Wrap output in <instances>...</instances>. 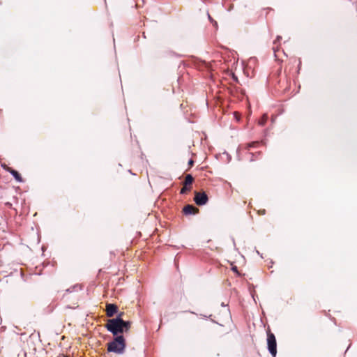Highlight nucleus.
<instances>
[{
	"label": "nucleus",
	"mask_w": 357,
	"mask_h": 357,
	"mask_svg": "<svg viewBox=\"0 0 357 357\" xmlns=\"http://www.w3.org/2000/svg\"><path fill=\"white\" fill-rule=\"evenodd\" d=\"M130 323L129 321H125L121 318L112 319L108 320L106 328L108 331L112 332L114 335L118 333L128 331L130 328Z\"/></svg>",
	"instance_id": "nucleus-1"
},
{
	"label": "nucleus",
	"mask_w": 357,
	"mask_h": 357,
	"mask_svg": "<svg viewBox=\"0 0 357 357\" xmlns=\"http://www.w3.org/2000/svg\"><path fill=\"white\" fill-rule=\"evenodd\" d=\"M126 347L125 339L122 335L117 336L112 342L108 344V351L122 354Z\"/></svg>",
	"instance_id": "nucleus-2"
},
{
	"label": "nucleus",
	"mask_w": 357,
	"mask_h": 357,
	"mask_svg": "<svg viewBox=\"0 0 357 357\" xmlns=\"http://www.w3.org/2000/svg\"><path fill=\"white\" fill-rule=\"evenodd\" d=\"M267 344L269 352L275 357L277 354V343L274 334L271 331L267 333Z\"/></svg>",
	"instance_id": "nucleus-3"
},
{
	"label": "nucleus",
	"mask_w": 357,
	"mask_h": 357,
	"mask_svg": "<svg viewBox=\"0 0 357 357\" xmlns=\"http://www.w3.org/2000/svg\"><path fill=\"white\" fill-rule=\"evenodd\" d=\"M257 66V59L255 57H250L247 61V77H254L255 70Z\"/></svg>",
	"instance_id": "nucleus-4"
},
{
	"label": "nucleus",
	"mask_w": 357,
	"mask_h": 357,
	"mask_svg": "<svg viewBox=\"0 0 357 357\" xmlns=\"http://www.w3.org/2000/svg\"><path fill=\"white\" fill-rule=\"evenodd\" d=\"M208 197L205 192H196L195 197V202L198 205H204L206 204Z\"/></svg>",
	"instance_id": "nucleus-5"
},
{
	"label": "nucleus",
	"mask_w": 357,
	"mask_h": 357,
	"mask_svg": "<svg viewBox=\"0 0 357 357\" xmlns=\"http://www.w3.org/2000/svg\"><path fill=\"white\" fill-rule=\"evenodd\" d=\"M117 311L116 305L114 304H107L106 306V312L107 317H112Z\"/></svg>",
	"instance_id": "nucleus-6"
},
{
	"label": "nucleus",
	"mask_w": 357,
	"mask_h": 357,
	"mask_svg": "<svg viewBox=\"0 0 357 357\" xmlns=\"http://www.w3.org/2000/svg\"><path fill=\"white\" fill-rule=\"evenodd\" d=\"M183 211L185 214H195L198 212V209L192 205H188L184 207Z\"/></svg>",
	"instance_id": "nucleus-7"
},
{
	"label": "nucleus",
	"mask_w": 357,
	"mask_h": 357,
	"mask_svg": "<svg viewBox=\"0 0 357 357\" xmlns=\"http://www.w3.org/2000/svg\"><path fill=\"white\" fill-rule=\"evenodd\" d=\"M193 181V178L191 175L188 174L186 176L185 179V185L190 186Z\"/></svg>",
	"instance_id": "nucleus-8"
},
{
	"label": "nucleus",
	"mask_w": 357,
	"mask_h": 357,
	"mask_svg": "<svg viewBox=\"0 0 357 357\" xmlns=\"http://www.w3.org/2000/svg\"><path fill=\"white\" fill-rule=\"evenodd\" d=\"M268 116L267 114H264L260 120H259L258 123L261 126H264L267 121Z\"/></svg>",
	"instance_id": "nucleus-9"
},
{
	"label": "nucleus",
	"mask_w": 357,
	"mask_h": 357,
	"mask_svg": "<svg viewBox=\"0 0 357 357\" xmlns=\"http://www.w3.org/2000/svg\"><path fill=\"white\" fill-rule=\"evenodd\" d=\"M11 174L14 176V177L16 178V180H17L19 181H21L20 176L17 172H16L15 170H12Z\"/></svg>",
	"instance_id": "nucleus-10"
},
{
	"label": "nucleus",
	"mask_w": 357,
	"mask_h": 357,
	"mask_svg": "<svg viewBox=\"0 0 357 357\" xmlns=\"http://www.w3.org/2000/svg\"><path fill=\"white\" fill-rule=\"evenodd\" d=\"M190 188H188L187 185H185L182 188L181 190V193H185L186 191L189 190Z\"/></svg>",
	"instance_id": "nucleus-11"
},
{
	"label": "nucleus",
	"mask_w": 357,
	"mask_h": 357,
	"mask_svg": "<svg viewBox=\"0 0 357 357\" xmlns=\"http://www.w3.org/2000/svg\"><path fill=\"white\" fill-rule=\"evenodd\" d=\"M234 116L236 119V121H239V119H240V114L238 112H234Z\"/></svg>",
	"instance_id": "nucleus-12"
},
{
	"label": "nucleus",
	"mask_w": 357,
	"mask_h": 357,
	"mask_svg": "<svg viewBox=\"0 0 357 357\" xmlns=\"http://www.w3.org/2000/svg\"><path fill=\"white\" fill-rule=\"evenodd\" d=\"M259 144V142H252V144H247V149H248V147L254 146V145H255V144Z\"/></svg>",
	"instance_id": "nucleus-13"
},
{
	"label": "nucleus",
	"mask_w": 357,
	"mask_h": 357,
	"mask_svg": "<svg viewBox=\"0 0 357 357\" xmlns=\"http://www.w3.org/2000/svg\"><path fill=\"white\" fill-rule=\"evenodd\" d=\"M231 269H232L233 271H234L235 273H238V271H237V267L236 266H233Z\"/></svg>",
	"instance_id": "nucleus-14"
},
{
	"label": "nucleus",
	"mask_w": 357,
	"mask_h": 357,
	"mask_svg": "<svg viewBox=\"0 0 357 357\" xmlns=\"http://www.w3.org/2000/svg\"><path fill=\"white\" fill-rule=\"evenodd\" d=\"M259 213H260L261 214H265V210L264 209V210H262V211H259Z\"/></svg>",
	"instance_id": "nucleus-15"
},
{
	"label": "nucleus",
	"mask_w": 357,
	"mask_h": 357,
	"mask_svg": "<svg viewBox=\"0 0 357 357\" xmlns=\"http://www.w3.org/2000/svg\"><path fill=\"white\" fill-rule=\"evenodd\" d=\"M192 162H192V160H190V165H192Z\"/></svg>",
	"instance_id": "nucleus-16"
}]
</instances>
